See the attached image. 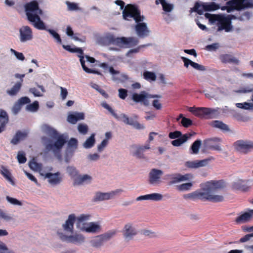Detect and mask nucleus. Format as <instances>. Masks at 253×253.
<instances>
[{"mask_svg":"<svg viewBox=\"0 0 253 253\" xmlns=\"http://www.w3.org/2000/svg\"><path fill=\"white\" fill-rule=\"evenodd\" d=\"M84 119V114L82 112H75L68 115L67 121L71 124H75L78 121Z\"/></svg>","mask_w":253,"mask_h":253,"instance_id":"obj_27","label":"nucleus"},{"mask_svg":"<svg viewBox=\"0 0 253 253\" xmlns=\"http://www.w3.org/2000/svg\"><path fill=\"white\" fill-rule=\"evenodd\" d=\"M219 47L218 43H213L211 44L207 45L205 47V49L208 51H215Z\"/></svg>","mask_w":253,"mask_h":253,"instance_id":"obj_60","label":"nucleus"},{"mask_svg":"<svg viewBox=\"0 0 253 253\" xmlns=\"http://www.w3.org/2000/svg\"><path fill=\"white\" fill-rule=\"evenodd\" d=\"M188 111L195 116L205 119H211L215 118L217 110L206 107H189Z\"/></svg>","mask_w":253,"mask_h":253,"instance_id":"obj_8","label":"nucleus"},{"mask_svg":"<svg viewBox=\"0 0 253 253\" xmlns=\"http://www.w3.org/2000/svg\"><path fill=\"white\" fill-rule=\"evenodd\" d=\"M47 31H48L53 36V37L56 40L57 42L61 43L62 41L60 36L57 32L51 29H48L47 30Z\"/></svg>","mask_w":253,"mask_h":253,"instance_id":"obj_51","label":"nucleus"},{"mask_svg":"<svg viewBox=\"0 0 253 253\" xmlns=\"http://www.w3.org/2000/svg\"><path fill=\"white\" fill-rule=\"evenodd\" d=\"M28 133L27 132H22L18 130L16 132L13 138L11 140V143L13 145L17 144L21 140H23L27 137Z\"/></svg>","mask_w":253,"mask_h":253,"instance_id":"obj_32","label":"nucleus"},{"mask_svg":"<svg viewBox=\"0 0 253 253\" xmlns=\"http://www.w3.org/2000/svg\"><path fill=\"white\" fill-rule=\"evenodd\" d=\"M90 215L82 214L75 217L77 228L83 232L88 233L96 234L99 233L101 230L100 224L98 222L87 221L90 219Z\"/></svg>","mask_w":253,"mask_h":253,"instance_id":"obj_3","label":"nucleus"},{"mask_svg":"<svg viewBox=\"0 0 253 253\" xmlns=\"http://www.w3.org/2000/svg\"><path fill=\"white\" fill-rule=\"evenodd\" d=\"M67 171L69 173V174L73 178H74V180H75V178L78 176V172L76 169L72 167H68L67 168Z\"/></svg>","mask_w":253,"mask_h":253,"instance_id":"obj_48","label":"nucleus"},{"mask_svg":"<svg viewBox=\"0 0 253 253\" xmlns=\"http://www.w3.org/2000/svg\"><path fill=\"white\" fill-rule=\"evenodd\" d=\"M102 106L107 110H108L109 112L116 119H118V115L114 112V111L112 109V108L106 102H103L102 103Z\"/></svg>","mask_w":253,"mask_h":253,"instance_id":"obj_57","label":"nucleus"},{"mask_svg":"<svg viewBox=\"0 0 253 253\" xmlns=\"http://www.w3.org/2000/svg\"><path fill=\"white\" fill-rule=\"evenodd\" d=\"M127 96V91L126 89L120 88L119 89V96L122 99H125Z\"/></svg>","mask_w":253,"mask_h":253,"instance_id":"obj_63","label":"nucleus"},{"mask_svg":"<svg viewBox=\"0 0 253 253\" xmlns=\"http://www.w3.org/2000/svg\"><path fill=\"white\" fill-rule=\"evenodd\" d=\"M68 146L69 148H72L75 149H77L78 147V140L74 138H71L68 142Z\"/></svg>","mask_w":253,"mask_h":253,"instance_id":"obj_58","label":"nucleus"},{"mask_svg":"<svg viewBox=\"0 0 253 253\" xmlns=\"http://www.w3.org/2000/svg\"><path fill=\"white\" fill-rule=\"evenodd\" d=\"M205 16L207 18H210V20L213 21H217L218 22L219 31L224 30L225 32H229L232 31L233 26L231 24L232 22L230 20L228 19L225 16L221 15H211L206 13Z\"/></svg>","mask_w":253,"mask_h":253,"instance_id":"obj_7","label":"nucleus"},{"mask_svg":"<svg viewBox=\"0 0 253 253\" xmlns=\"http://www.w3.org/2000/svg\"><path fill=\"white\" fill-rule=\"evenodd\" d=\"M122 234L125 241L128 242L132 240L138 234V231L134 224L127 223L123 228Z\"/></svg>","mask_w":253,"mask_h":253,"instance_id":"obj_14","label":"nucleus"},{"mask_svg":"<svg viewBox=\"0 0 253 253\" xmlns=\"http://www.w3.org/2000/svg\"><path fill=\"white\" fill-rule=\"evenodd\" d=\"M78 129L81 133L85 134L88 131V126L85 124H80L78 126Z\"/></svg>","mask_w":253,"mask_h":253,"instance_id":"obj_52","label":"nucleus"},{"mask_svg":"<svg viewBox=\"0 0 253 253\" xmlns=\"http://www.w3.org/2000/svg\"><path fill=\"white\" fill-rule=\"evenodd\" d=\"M181 123L182 126L184 127H188L192 125V121L190 119L186 118L185 117H182Z\"/></svg>","mask_w":253,"mask_h":253,"instance_id":"obj_56","label":"nucleus"},{"mask_svg":"<svg viewBox=\"0 0 253 253\" xmlns=\"http://www.w3.org/2000/svg\"><path fill=\"white\" fill-rule=\"evenodd\" d=\"M150 145L149 144H147L145 146H142L139 147L134 153V155H135L137 158H144V156L143 155V152L145 149H149Z\"/></svg>","mask_w":253,"mask_h":253,"instance_id":"obj_38","label":"nucleus"},{"mask_svg":"<svg viewBox=\"0 0 253 253\" xmlns=\"http://www.w3.org/2000/svg\"><path fill=\"white\" fill-rule=\"evenodd\" d=\"M210 125L213 127L220 129L223 132L231 131L229 126L220 121H212L210 123Z\"/></svg>","mask_w":253,"mask_h":253,"instance_id":"obj_24","label":"nucleus"},{"mask_svg":"<svg viewBox=\"0 0 253 253\" xmlns=\"http://www.w3.org/2000/svg\"><path fill=\"white\" fill-rule=\"evenodd\" d=\"M12 216L9 213L0 209V219H3L6 221L12 220Z\"/></svg>","mask_w":253,"mask_h":253,"instance_id":"obj_46","label":"nucleus"},{"mask_svg":"<svg viewBox=\"0 0 253 253\" xmlns=\"http://www.w3.org/2000/svg\"><path fill=\"white\" fill-rule=\"evenodd\" d=\"M75 221V216L74 214H70L65 223L63 224V229L66 232H71L70 235H67L62 233L59 234L60 238L63 241L68 243L79 245H82L85 242V237L81 233L79 232H73L74 224Z\"/></svg>","mask_w":253,"mask_h":253,"instance_id":"obj_2","label":"nucleus"},{"mask_svg":"<svg viewBox=\"0 0 253 253\" xmlns=\"http://www.w3.org/2000/svg\"><path fill=\"white\" fill-rule=\"evenodd\" d=\"M159 95H153L149 94L145 91H141L140 93H134L132 95L131 99L136 103L141 102L143 105L147 106L149 104V98H159Z\"/></svg>","mask_w":253,"mask_h":253,"instance_id":"obj_12","label":"nucleus"},{"mask_svg":"<svg viewBox=\"0 0 253 253\" xmlns=\"http://www.w3.org/2000/svg\"><path fill=\"white\" fill-rule=\"evenodd\" d=\"M20 40L21 42L30 41L33 38V33L31 28L28 26L22 27L19 29Z\"/></svg>","mask_w":253,"mask_h":253,"instance_id":"obj_16","label":"nucleus"},{"mask_svg":"<svg viewBox=\"0 0 253 253\" xmlns=\"http://www.w3.org/2000/svg\"><path fill=\"white\" fill-rule=\"evenodd\" d=\"M163 198V196L159 193H153L143 196H140L136 199V201L144 200H151L154 201H160Z\"/></svg>","mask_w":253,"mask_h":253,"instance_id":"obj_30","label":"nucleus"},{"mask_svg":"<svg viewBox=\"0 0 253 253\" xmlns=\"http://www.w3.org/2000/svg\"><path fill=\"white\" fill-rule=\"evenodd\" d=\"M200 4L198 2H196L194 5V6L191 8L190 11H194L200 15H202L203 13V9L202 8L200 9Z\"/></svg>","mask_w":253,"mask_h":253,"instance_id":"obj_50","label":"nucleus"},{"mask_svg":"<svg viewBox=\"0 0 253 253\" xmlns=\"http://www.w3.org/2000/svg\"><path fill=\"white\" fill-rule=\"evenodd\" d=\"M143 78L148 81H155L156 80L155 73L150 71H145L143 73Z\"/></svg>","mask_w":253,"mask_h":253,"instance_id":"obj_39","label":"nucleus"},{"mask_svg":"<svg viewBox=\"0 0 253 253\" xmlns=\"http://www.w3.org/2000/svg\"><path fill=\"white\" fill-rule=\"evenodd\" d=\"M59 175L60 173L58 172L55 173L48 172L46 173L45 177L48 178V181L51 184L57 185L61 180V178L59 176Z\"/></svg>","mask_w":253,"mask_h":253,"instance_id":"obj_29","label":"nucleus"},{"mask_svg":"<svg viewBox=\"0 0 253 253\" xmlns=\"http://www.w3.org/2000/svg\"><path fill=\"white\" fill-rule=\"evenodd\" d=\"M8 122V116L6 112L3 110H0V133L4 130Z\"/></svg>","mask_w":253,"mask_h":253,"instance_id":"obj_28","label":"nucleus"},{"mask_svg":"<svg viewBox=\"0 0 253 253\" xmlns=\"http://www.w3.org/2000/svg\"><path fill=\"white\" fill-rule=\"evenodd\" d=\"M221 141L222 140L220 138L213 137L205 140L204 144L209 149L213 150L221 151V149L220 146V143Z\"/></svg>","mask_w":253,"mask_h":253,"instance_id":"obj_17","label":"nucleus"},{"mask_svg":"<svg viewBox=\"0 0 253 253\" xmlns=\"http://www.w3.org/2000/svg\"><path fill=\"white\" fill-rule=\"evenodd\" d=\"M82 67L83 70L86 73H93V74H97V75H102V74L100 72H99L98 71L94 70H92V69H89V68H87L85 66V65H84V61H82Z\"/></svg>","mask_w":253,"mask_h":253,"instance_id":"obj_49","label":"nucleus"},{"mask_svg":"<svg viewBox=\"0 0 253 253\" xmlns=\"http://www.w3.org/2000/svg\"><path fill=\"white\" fill-rule=\"evenodd\" d=\"M181 59L182 60L183 62H184V66L186 68H188L189 65H190L193 68L201 71H204L206 70V68L205 66L199 64L196 62H193L191 60L184 57H182Z\"/></svg>","mask_w":253,"mask_h":253,"instance_id":"obj_23","label":"nucleus"},{"mask_svg":"<svg viewBox=\"0 0 253 253\" xmlns=\"http://www.w3.org/2000/svg\"><path fill=\"white\" fill-rule=\"evenodd\" d=\"M123 18L130 20L133 18L136 22H142L144 16L141 15V11L137 6L133 4H127L123 11Z\"/></svg>","mask_w":253,"mask_h":253,"instance_id":"obj_6","label":"nucleus"},{"mask_svg":"<svg viewBox=\"0 0 253 253\" xmlns=\"http://www.w3.org/2000/svg\"><path fill=\"white\" fill-rule=\"evenodd\" d=\"M120 190H116V191H112L111 192L108 193H102V192H97L96 193L94 200L95 201H103L109 200L112 198L114 195L119 192Z\"/></svg>","mask_w":253,"mask_h":253,"instance_id":"obj_22","label":"nucleus"},{"mask_svg":"<svg viewBox=\"0 0 253 253\" xmlns=\"http://www.w3.org/2000/svg\"><path fill=\"white\" fill-rule=\"evenodd\" d=\"M17 102L21 106H22L23 105L30 103L31 100L29 97L24 96L20 98L18 100Z\"/></svg>","mask_w":253,"mask_h":253,"instance_id":"obj_61","label":"nucleus"},{"mask_svg":"<svg viewBox=\"0 0 253 253\" xmlns=\"http://www.w3.org/2000/svg\"><path fill=\"white\" fill-rule=\"evenodd\" d=\"M233 146L237 152L246 154L253 150V141L239 140L234 143Z\"/></svg>","mask_w":253,"mask_h":253,"instance_id":"obj_13","label":"nucleus"},{"mask_svg":"<svg viewBox=\"0 0 253 253\" xmlns=\"http://www.w3.org/2000/svg\"><path fill=\"white\" fill-rule=\"evenodd\" d=\"M136 23L135 30L138 36L141 38H144L148 36L150 31L148 30L146 24L141 22Z\"/></svg>","mask_w":253,"mask_h":253,"instance_id":"obj_18","label":"nucleus"},{"mask_svg":"<svg viewBox=\"0 0 253 253\" xmlns=\"http://www.w3.org/2000/svg\"><path fill=\"white\" fill-rule=\"evenodd\" d=\"M104 40L108 44H113L118 46L128 45L129 46H133L137 45L139 42L138 39L135 37L116 38L112 34L106 35L104 38Z\"/></svg>","mask_w":253,"mask_h":253,"instance_id":"obj_5","label":"nucleus"},{"mask_svg":"<svg viewBox=\"0 0 253 253\" xmlns=\"http://www.w3.org/2000/svg\"><path fill=\"white\" fill-rule=\"evenodd\" d=\"M166 178L170 180L169 184L172 185L180 181L186 180L188 179V177L187 174L183 175L180 173H174L166 175Z\"/></svg>","mask_w":253,"mask_h":253,"instance_id":"obj_19","label":"nucleus"},{"mask_svg":"<svg viewBox=\"0 0 253 253\" xmlns=\"http://www.w3.org/2000/svg\"><path fill=\"white\" fill-rule=\"evenodd\" d=\"M115 234V231H110L103 234L93 237L89 241L91 246L98 248L103 245L104 242L109 240Z\"/></svg>","mask_w":253,"mask_h":253,"instance_id":"obj_11","label":"nucleus"},{"mask_svg":"<svg viewBox=\"0 0 253 253\" xmlns=\"http://www.w3.org/2000/svg\"><path fill=\"white\" fill-rule=\"evenodd\" d=\"M121 118L122 121L125 124L132 126L137 129H142L145 128V126L143 125L140 124L137 121L138 116L136 114L133 115L132 117L129 118L126 115L122 114L121 115Z\"/></svg>","mask_w":253,"mask_h":253,"instance_id":"obj_15","label":"nucleus"},{"mask_svg":"<svg viewBox=\"0 0 253 253\" xmlns=\"http://www.w3.org/2000/svg\"><path fill=\"white\" fill-rule=\"evenodd\" d=\"M203 7L205 11H213L220 8L219 5L214 2H212L208 5H204Z\"/></svg>","mask_w":253,"mask_h":253,"instance_id":"obj_43","label":"nucleus"},{"mask_svg":"<svg viewBox=\"0 0 253 253\" xmlns=\"http://www.w3.org/2000/svg\"><path fill=\"white\" fill-rule=\"evenodd\" d=\"M195 132L193 133H187L183 134L180 138L175 139L171 141V144L175 147H178L186 142L191 136L195 134Z\"/></svg>","mask_w":253,"mask_h":253,"instance_id":"obj_25","label":"nucleus"},{"mask_svg":"<svg viewBox=\"0 0 253 253\" xmlns=\"http://www.w3.org/2000/svg\"><path fill=\"white\" fill-rule=\"evenodd\" d=\"M24 8L29 21H33L34 17L43 14L42 10L39 8V3L36 0L26 3L24 5Z\"/></svg>","mask_w":253,"mask_h":253,"instance_id":"obj_9","label":"nucleus"},{"mask_svg":"<svg viewBox=\"0 0 253 253\" xmlns=\"http://www.w3.org/2000/svg\"><path fill=\"white\" fill-rule=\"evenodd\" d=\"M219 58L223 63H231L236 65H238L239 63L238 59L235 58L232 55L228 54H221L219 56Z\"/></svg>","mask_w":253,"mask_h":253,"instance_id":"obj_26","label":"nucleus"},{"mask_svg":"<svg viewBox=\"0 0 253 253\" xmlns=\"http://www.w3.org/2000/svg\"><path fill=\"white\" fill-rule=\"evenodd\" d=\"M163 172L160 169H153L149 174V181L150 184H154L159 181Z\"/></svg>","mask_w":253,"mask_h":253,"instance_id":"obj_21","label":"nucleus"},{"mask_svg":"<svg viewBox=\"0 0 253 253\" xmlns=\"http://www.w3.org/2000/svg\"><path fill=\"white\" fill-rule=\"evenodd\" d=\"M253 218V210H250L238 216L235 221L238 224H243L250 221Z\"/></svg>","mask_w":253,"mask_h":253,"instance_id":"obj_20","label":"nucleus"},{"mask_svg":"<svg viewBox=\"0 0 253 253\" xmlns=\"http://www.w3.org/2000/svg\"><path fill=\"white\" fill-rule=\"evenodd\" d=\"M39 108V102L37 101H35L33 103L29 104L26 106V109L31 112H35L37 111Z\"/></svg>","mask_w":253,"mask_h":253,"instance_id":"obj_47","label":"nucleus"},{"mask_svg":"<svg viewBox=\"0 0 253 253\" xmlns=\"http://www.w3.org/2000/svg\"><path fill=\"white\" fill-rule=\"evenodd\" d=\"M53 138L56 139L55 142L53 144H47L45 148L48 151L52 150L54 153L56 154L60 152L63 146L66 143L67 140L63 134H59L58 133L57 136Z\"/></svg>","mask_w":253,"mask_h":253,"instance_id":"obj_10","label":"nucleus"},{"mask_svg":"<svg viewBox=\"0 0 253 253\" xmlns=\"http://www.w3.org/2000/svg\"><path fill=\"white\" fill-rule=\"evenodd\" d=\"M39 15H38L34 17V20L29 21L33 23L34 27L37 29L47 31V29L46 28L44 23L41 20Z\"/></svg>","mask_w":253,"mask_h":253,"instance_id":"obj_33","label":"nucleus"},{"mask_svg":"<svg viewBox=\"0 0 253 253\" xmlns=\"http://www.w3.org/2000/svg\"><path fill=\"white\" fill-rule=\"evenodd\" d=\"M202 144V141L197 139L192 144L190 150L192 151L191 152V154H197L199 153V149L201 147Z\"/></svg>","mask_w":253,"mask_h":253,"instance_id":"obj_37","label":"nucleus"},{"mask_svg":"<svg viewBox=\"0 0 253 253\" xmlns=\"http://www.w3.org/2000/svg\"><path fill=\"white\" fill-rule=\"evenodd\" d=\"M22 86L21 82L16 83L10 89L6 90V93L10 96L16 95L20 91Z\"/></svg>","mask_w":253,"mask_h":253,"instance_id":"obj_34","label":"nucleus"},{"mask_svg":"<svg viewBox=\"0 0 253 253\" xmlns=\"http://www.w3.org/2000/svg\"><path fill=\"white\" fill-rule=\"evenodd\" d=\"M201 189L190 193L185 194L184 198L192 201L201 200L216 203L222 202L224 197L220 195H213L225 187L223 180H211L200 185Z\"/></svg>","mask_w":253,"mask_h":253,"instance_id":"obj_1","label":"nucleus"},{"mask_svg":"<svg viewBox=\"0 0 253 253\" xmlns=\"http://www.w3.org/2000/svg\"><path fill=\"white\" fill-rule=\"evenodd\" d=\"M6 200L11 204L14 205H19L20 206L22 205L21 202L17 200L16 199L10 197L9 196H6Z\"/></svg>","mask_w":253,"mask_h":253,"instance_id":"obj_62","label":"nucleus"},{"mask_svg":"<svg viewBox=\"0 0 253 253\" xmlns=\"http://www.w3.org/2000/svg\"><path fill=\"white\" fill-rule=\"evenodd\" d=\"M18 162L20 164H24L26 161L27 159L25 157V154L23 152H19L17 156Z\"/></svg>","mask_w":253,"mask_h":253,"instance_id":"obj_54","label":"nucleus"},{"mask_svg":"<svg viewBox=\"0 0 253 253\" xmlns=\"http://www.w3.org/2000/svg\"><path fill=\"white\" fill-rule=\"evenodd\" d=\"M0 173L2 176L8 181L10 182L13 185L14 184V182L12 178L11 174L10 171L4 166H1Z\"/></svg>","mask_w":253,"mask_h":253,"instance_id":"obj_36","label":"nucleus"},{"mask_svg":"<svg viewBox=\"0 0 253 253\" xmlns=\"http://www.w3.org/2000/svg\"><path fill=\"white\" fill-rule=\"evenodd\" d=\"M66 4L67 5L68 10L69 11H77L81 9L76 3L67 1Z\"/></svg>","mask_w":253,"mask_h":253,"instance_id":"obj_45","label":"nucleus"},{"mask_svg":"<svg viewBox=\"0 0 253 253\" xmlns=\"http://www.w3.org/2000/svg\"><path fill=\"white\" fill-rule=\"evenodd\" d=\"M91 180V177L87 174H84L83 176L79 175L76 178H75L74 184L80 185L86 181H90Z\"/></svg>","mask_w":253,"mask_h":253,"instance_id":"obj_35","label":"nucleus"},{"mask_svg":"<svg viewBox=\"0 0 253 253\" xmlns=\"http://www.w3.org/2000/svg\"><path fill=\"white\" fill-rule=\"evenodd\" d=\"M183 135L180 131L176 130L173 132H170L169 134V138L174 139L180 138Z\"/></svg>","mask_w":253,"mask_h":253,"instance_id":"obj_53","label":"nucleus"},{"mask_svg":"<svg viewBox=\"0 0 253 253\" xmlns=\"http://www.w3.org/2000/svg\"><path fill=\"white\" fill-rule=\"evenodd\" d=\"M42 129L44 133L48 135L52 138L56 137L58 133L56 129L47 124L42 125Z\"/></svg>","mask_w":253,"mask_h":253,"instance_id":"obj_31","label":"nucleus"},{"mask_svg":"<svg viewBox=\"0 0 253 253\" xmlns=\"http://www.w3.org/2000/svg\"><path fill=\"white\" fill-rule=\"evenodd\" d=\"M75 52H77L79 54L78 56L80 58L81 64H82V61H84V65H85L83 50L80 48L75 47Z\"/></svg>","mask_w":253,"mask_h":253,"instance_id":"obj_59","label":"nucleus"},{"mask_svg":"<svg viewBox=\"0 0 253 253\" xmlns=\"http://www.w3.org/2000/svg\"><path fill=\"white\" fill-rule=\"evenodd\" d=\"M233 187L236 189L243 192L248 191L250 188L246 185L242 184L240 182H235L233 184Z\"/></svg>","mask_w":253,"mask_h":253,"instance_id":"obj_41","label":"nucleus"},{"mask_svg":"<svg viewBox=\"0 0 253 253\" xmlns=\"http://www.w3.org/2000/svg\"><path fill=\"white\" fill-rule=\"evenodd\" d=\"M152 106L156 109V110H161L162 108V104L160 102L159 100L155 99L152 102Z\"/></svg>","mask_w":253,"mask_h":253,"instance_id":"obj_64","label":"nucleus"},{"mask_svg":"<svg viewBox=\"0 0 253 253\" xmlns=\"http://www.w3.org/2000/svg\"><path fill=\"white\" fill-rule=\"evenodd\" d=\"M193 184L191 182L183 183L177 186V189L179 191H187L190 190L192 187Z\"/></svg>","mask_w":253,"mask_h":253,"instance_id":"obj_44","label":"nucleus"},{"mask_svg":"<svg viewBox=\"0 0 253 253\" xmlns=\"http://www.w3.org/2000/svg\"><path fill=\"white\" fill-rule=\"evenodd\" d=\"M211 159H205L202 160H196L197 168L207 166Z\"/></svg>","mask_w":253,"mask_h":253,"instance_id":"obj_55","label":"nucleus"},{"mask_svg":"<svg viewBox=\"0 0 253 253\" xmlns=\"http://www.w3.org/2000/svg\"><path fill=\"white\" fill-rule=\"evenodd\" d=\"M253 7V3L250 0H229L226 3V5L222 6L220 8L222 10H226L230 13L234 10L241 11Z\"/></svg>","mask_w":253,"mask_h":253,"instance_id":"obj_4","label":"nucleus"},{"mask_svg":"<svg viewBox=\"0 0 253 253\" xmlns=\"http://www.w3.org/2000/svg\"><path fill=\"white\" fill-rule=\"evenodd\" d=\"M141 234L150 238H156L158 237V234L155 231L149 229H143L141 231Z\"/></svg>","mask_w":253,"mask_h":253,"instance_id":"obj_42","label":"nucleus"},{"mask_svg":"<svg viewBox=\"0 0 253 253\" xmlns=\"http://www.w3.org/2000/svg\"><path fill=\"white\" fill-rule=\"evenodd\" d=\"M95 143L94 135L93 134L87 138L83 144V146L85 148H91Z\"/></svg>","mask_w":253,"mask_h":253,"instance_id":"obj_40","label":"nucleus"}]
</instances>
